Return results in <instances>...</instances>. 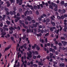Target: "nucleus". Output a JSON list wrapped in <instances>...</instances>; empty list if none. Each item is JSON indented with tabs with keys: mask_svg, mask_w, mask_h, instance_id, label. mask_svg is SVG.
<instances>
[{
	"mask_svg": "<svg viewBox=\"0 0 67 67\" xmlns=\"http://www.w3.org/2000/svg\"><path fill=\"white\" fill-rule=\"evenodd\" d=\"M26 7H28V8H31V9L32 10H34V8H33V7L32 5H30L29 4H28L26 5Z\"/></svg>",
	"mask_w": 67,
	"mask_h": 67,
	"instance_id": "1",
	"label": "nucleus"
},
{
	"mask_svg": "<svg viewBox=\"0 0 67 67\" xmlns=\"http://www.w3.org/2000/svg\"><path fill=\"white\" fill-rule=\"evenodd\" d=\"M32 52L34 54H36V55H38V53L37 51H34L32 50Z\"/></svg>",
	"mask_w": 67,
	"mask_h": 67,
	"instance_id": "2",
	"label": "nucleus"
},
{
	"mask_svg": "<svg viewBox=\"0 0 67 67\" xmlns=\"http://www.w3.org/2000/svg\"><path fill=\"white\" fill-rule=\"evenodd\" d=\"M62 43L63 44V46H65L66 45H67V42L66 41H62Z\"/></svg>",
	"mask_w": 67,
	"mask_h": 67,
	"instance_id": "3",
	"label": "nucleus"
},
{
	"mask_svg": "<svg viewBox=\"0 0 67 67\" xmlns=\"http://www.w3.org/2000/svg\"><path fill=\"white\" fill-rule=\"evenodd\" d=\"M11 47V46H10L6 48L5 49V50L4 51V52H5V51H7L8 49H9Z\"/></svg>",
	"mask_w": 67,
	"mask_h": 67,
	"instance_id": "4",
	"label": "nucleus"
},
{
	"mask_svg": "<svg viewBox=\"0 0 67 67\" xmlns=\"http://www.w3.org/2000/svg\"><path fill=\"white\" fill-rule=\"evenodd\" d=\"M38 27L39 29H41V28H42V29H44V28H45V26H42L41 25H40V26H39Z\"/></svg>",
	"mask_w": 67,
	"mask_h": 67,
	"instance_id": "5",
	"label": "nucleus"
},
{
	"mask_svg": "<svg viewBox=\"0 0 67 67\" xmlns=\"http://www.w3.org/2000/svg\"><path fill=\"white\" fill-rule=\"evenodd\" d=\"M65 65L64 63H62L60 64V67H65Z\"/></svg>",
	"mask_w": 67,
	"mask_h": 67,
	"instance_id": "6",
	"label": "nucleus"
},
{
	"mask_svg": "<svg viewBox=\"0 0 67 67\" xmlns=\"http://www.w3.org/2000/svg\"><path fill=\"white\" fill-rule=\"evenodd\" d=\"M6 3H7V6L8 7H9L10 6V3H9V2H6Z\"/></svg>",
	"mask_w": 67,
	"mask_h": 67,
	"instance_id": "7",
	"label": "nucleus"
},
{
	"mask_svg": "<svg viewBox=\"0 0 67 67\" xmlns=\"http://www.w3.org/2000/svg\"><path fill=\"white\" fill-rule=\"evenodd\" d=\"M31 19H32V18H31V17H30V16H28L27 17V19L29 21H31Z\"/></svg>",
	"mask_w": 67,
	"mask_h": 67,
	"instance_id": "8",
	"label": "nucleus"
},
{
	"mask_svg": "<svg viewBox=\"0 0 67 67\" xmlns=\"http://www.w3.org/2000/svg\"><path fill=\"white\" fill-rule=\"evenodd\" d=\"M6 34H7V33H6L5 32H4L1 33V35L3 36H4L5 35H6Z\"/></svg>",
	"mask_w": 67,
	"mask_h": 67,
	"instance_id": "9",
	"label": "nucleus"
},
{
	"mask_svg": "<svg viewBox=\"0 0 67 67\" xmlns=\"http://www.w3.org/2000/svg\"><path fill=\"white\" fill-rule=\"evenodd\" d=\"M36 49H37L38 51H39L40 49V48L39 47L38 45H37V47H36Z\"/></svg>",
	"mask_w": 67,
	"mask_h": 67,
	"instance_id": "10",
	"label": "nucleus"
},
{
	"mask_svg": "<svg viewBox=\"0 0 67 67\" xmlns=\"http://www.w3.org/2000/svg\"><path fill=\"white\" fill-rule=\"evenodd\" d=\"M3 30H4L5 31H9V29H8V28H6L4 27H3Z\"/></svg>",
	"mask_w": 67,
	"mask_h": 67,
	"instance_id": "11",
	"label": "nucleus"
},
{
	"mask_svg": "<svg viewBox=\"0 0 67 67\" xmlns=\"http://www.w3.org/2000/svg\"><path fill=\"white\" fill-rule=\"evenodd\" d=\"M59 29H58V30H56L55 31V33H57V34H58V33H59Z\"/></svg>",
	"mask_w": 67,
	"mask_h": 67,
	"instance_id": "12",
	"label": "nucleus"
},
{
	"mask_svg": "<svg viewBox=\"0 0 67 67\" xmlns=\"http://www.w3.org/2000/svg\"><path fill=\"white\" fill-rule=\"evenodd\" d=\"M9 30H10V31H13V30H14V28L13 27H11L10 28H9Z\"/></svg>",
	"mask_w": 67,
	"mask_h": 67,
	"instance_id": "13",
	"label": "nucleus"
},
{
	"mask_svg": "<svg viewBox=\"0 0 67 67\" xmlns=\"http://www.w3.org/2000/svg\"><path fill=\"white\" fill-rule=\"evenodd\" d=\"M27 55L28 56V57H29V58H31L32 57V54L29 53L27 54Z\"/></svg>",
	"mask_w": 67,
	"mask_h": 67,
	"instance_id": "14",
	"label": "nucleus"
},
{
	"mask_svg": "<svg viewBox=\"0 0 67 67\" xmlns=\"http://www.w3.org/2000/svg\"><path fill=\"white\" fill-rule=\"evenodd\" d=\"M19 22L20 23H21V24L23 25V26H25V25L24 24V23H22V21L20 20H19Z\"/></svg>",
	"mask_w": 67,
	"mask_h": 67,
	"instance_id": "15",
	"label": "nucleus"
},
{
	"mask_svg": "<svg viewBox=\"0 0 67 67\" xmlns=\"http://www.w3.org/2000/svg\"><path fill=\"white\" fill-rule=\"evenodd\" d=\"M38 65L40 66H43V64L41 63L40 62H39L38 63Z\"/></svg>",
	"mask_w": 67,
	"mask_h": 67,
	"instance_id": "16",
	"label": "nucleus"
},
{
	"mask_svg": "<svg viewBox=\"0 0 67 67\" xmlns=\"http://www.w3.org/2000/svg\"><path fill=\"white\" fill-rule=\"evenodd\" d=\"M36 35H37V37H39V36H42V34L41 33H40L39 34H36Z\"/></svg>",
	"mask_w": 67,
	"mask_h": 67,
	"instance_id": "17",
	"label": "nucleus"
},
{
	"mask_svg": "<svg viewBox=\"0 0 67 67\" xmlns=\"http://www.w3.org/2000/svg\"><path fill=\"white\" fill-rule=\"evenodd\" d=\"M52 21H51V24H52L53 26H55V23L54 22H52Z\"/></svg>",
	"mask_w": 67,
	"mask_h": 67,
	"instance_id": "18",
	"label": "nucleus"
},
{
	"mask_svg": "<svg viewBox=\"0 0 67 67\" xmlns=\"http://www.w3.org/2000/svg\"><path fill=\"white\" fill-rule=\"evenodd\" d=\"M11 22L10 21L8 20L6 21V23L8 25H9L10 23Z\"/></svg>",
	"mask_w": 67,
	"mask_h": 67,
	"instance_id": "19",
	"label": "nucleus"
},
{
	"mask_svg": "<svg viewBox=\"0 0 67 67\" xmlns=\"http://www.w3.org/2000/svg\"><path fill=\"white\" fill-rule=\"evenodd\" d=\"M3 18H2V19L3 20H4L5 19V18H6V16L5 15H3Z\"/></svg>",
	"mask_w": 67,
	"mask_h": 67,
	"instance_id": "20",
	"label": "nucleus"
},
{
	"mask_svg": "<svg viewBox=\"0 0 67 67\" xmlns=\"http://www.w3.org/2000/svg\"><path fill=\"white\" fill-rule=\"evenodd\" d=\"M46 21L47 22H49L51 20H50V19H49L47 18L46 19Z\"/></svg>",
	"mask_w": 67,
	"mask_h": 67,
	"instance_id": "21",
	"label": "nucleus"
},
{
	"mask_svg": "<svg viewBox=\"0 0 67 67\" xmlns=\"http://www.w3.org/2000/svg\"><path fill=\"white\" fill-rule=\"evenodd\" d=\"M10 1L11 3H14V2H15V0H10Z\"/></svg>",
	"mask_w": 67,
	"mask_h": 67,
	"instance_id": "22",
	"label": "nucleus"
},
{
	"mask_svg": "<svg viewBox=\"0 0 67 67\" xmlns=\"http://www.w3.org/2000/svg\"><path fill=\"white\" fill-rule=\"evenodd\" d=\"M53 53H51L50 54V58H52L53 56Z\"/></svg>",
	"mask_w": 67,
	"mask_h": 67,
	"instance_id": "23",
	"label": "nucleus"
},
{
	"mask_svg": "<svg viewBox=\"0 0 67 67\" xmlns=\"http://www.w3.org/2000/svg\"><path fill=\"white\" fill-rule=\"evenodd\" d=\"M26 14H29V13H30V12L28 10H27L25 12Z\"/></svg>",
	"mask_w": 67,
	"mask_h": 67,
	"instance_id": "24",
	"label": "nucleus"
},
{
	"mask_svg": "<svg viewBox=\"0 0 67 67\" xmlns=\"http://www.w3.org/2000/svg\"><path fill=\"white\" fill-rule=\"evenodd\" d=\"M0 32H1V33H2L3 32V29H2V28H0Z\"/></svg>",
	"mask_w": 67,
	"mask_h": 67,
	"instance_id": "25",
	"label": "nucleus"
},
{
	"mask_svg": "<svg viewBox=\"0 0 67 67\" xmlns=\"http://www.w3.org/2000/svg\"><path fill=\"white\" fill-rule=\"evenodd\" d=\"M57 18L58 19V20H60L61 19V17L59 16H57Z\"/></svg>",
	"mask_w": 67,
	"mask_h": 67,
	"instance_id": "26",
	"label": "nucleus"
},
{
	"mask_svg": "<svg viewBox=\"0 0 67 67\" xmlns=\"http://www.w3.org/2000/svg\"><path fill=\"white\" fill-rule=\"evenodd\" d=\"M34 31L35 32H34V34H36V31H37V30L36 29L34 28Z\"/></svg>",
	"mask_w": 67,
	"mask_h": 67,
	"instance_id": "27",
	"label": "nucleus"
},
{
	"mask_svg": "<svg viewBox=\"0 0 67 67\" xmlns=\"http://www.w3.org/2000/svg\"><path fill=\"white\" fill-rule=\"evenodd\" d=\"M49 8L50 9H52V10H53V6L52 5H50L49 6Z\"/></svg>",
	"mask_w": 67,
	"mask_h": 67,
	"instance_id": "28",
	"label": "nucleus"
},
{
	"mask_svg": "<svg viewBox=\"0 0 67 67\" xmlns=\"http://www.w3.org/2000/svg\"><path fill=\"white\" fill-rule=\"evenodd\" d=\"M51 52H52L53 53H55V49H53Z\"/></svg>",
	"mask_w": 67,
	"mask_h": 67,
	"instance_id": "29",
	"label": "nucleus"
},
{
	"mask_svg": "<svg viewBox=\"0 0 67 67\" xmlns=\"http://www.w3.org/2000/svg\"><path fill=\"white\" fill-rule=\"evenodd\" d=\"M13 15H15L16 14V12H15V11H13Z\"/></svg>",
	"mask_w": 67,
	"mask_h": 67,
	"instance_id": "30",
	"label": "nucleus"
},
{
	"mask_svg": "<svg viewBox=\"0 0 67 67\" xmlns=\"http://www.w3.org/2000/svg\"><path fill=\"white\" fill-rule=\"evenodd\" d=\"M10 39L12 41H14V38L13 37H10Z\"/></svg>",
	"mask_w": 67,
	"mask_h": 67,
	"instance_id": "31",
	"label": "nucleus"
},
{
	"mask_svg": "<svg viewBox=\"0 0 67 67\" xmlns=\"http://www.w3.org/2000/svg\"><path fill=\"white\" fill-rule=\"evenodd\" d=\"M54 49L55 50H57V47L56 46H54L53 47Z\"/></svg>",
	"mask_w": 67,
	"mask_h": 67,
	"instance_id": "32",
	"label": "nucleus"
},
{
	"mask_svg": "<svg viewBox=\"0 0 67 67\" xmlns=\"http://www.w3.org/2000/svg\"><path fill=\"white\" fill-rule=\"evenodd\" d=\"M64 18H64V16H61V19H62V20H64Z\"/></svg>",
	"mask_w": 67,
	"mask_h": 67,
	"instance_id": "33",
	"label": "nucleus"
},
{
	"mask_svg": "<svg viewBox=\"0 0 67 67\" xmlns=\"http://www.w3.org/2000/svg\"><path fill=\"white\" fill-rule=\"evenodd\" d=\"M55 55H58L59 52H58V51H56V52H55Z\"/></svg>",
	"mask_w": 67,
	"mask_h": 67,
	"instance_id": "34",
	"label": "nucleus"
},
{
	"mask_svg": "<svg viewBox=\"0 0 67 67\" xmlns=\"http://www.w3.org/2000/svg\"><path fill=\"white\" fill-rule=\"evenodd\" d=\"M24 45H23L22 46H21V47H20L21 49H23V47H24Z\"/></svg>",
	"mask_w": 67,
	"mask_h": 67,
	"instance_id": "35",
	"label": "nucleus"
},
{
	"mask_svg": "<svg viewBox=\"0 0 67 67\" xmlns=\"http://www.w3.org/2000/svg\"><path fill=\"white\" fill-rule=\"evenodd\" d=\"M19 57H21V54H19V55H18V58H19Z\"/></svg>",
	"mask_w": 67,
	"mask_h": 67,
	"instance_id": "36",
	"label": "nucleus"
},
{
	"mask_svg": "<svg viewBox=\"0 0 67 67\" xmlns=\"http://www.w3.org/2000/svg\"><path fill=\"white\" fill-rule=\"evenodd\" d=\"M55 44L56 45H58V42L57 41H55Z\"/></svg>",
	"mask_w": 67,
	"mask_h": 67,
	"instance_id": "37",
	"label": "nucleus"
},
{
	"mask_svg": "<svg viewBox=\"0 0 67 67\" xmlns=\"http://www.w3.org/2000/svg\"><path fill=\"white\" fill-rule=\"evenodd\" d=\"M61 39L63 40H65V38L64 37H61Z\"/></svg>",
	"mask_w": 67,
	"mask_h": 67,
	"instance_id": "38",
	"label": "nucleus"
},
{
	"mask_svg": "<svg viewBox=\"0 0 67 67\" xmlns=\"http://www.w3.org/2000/svg\"><path fill=\"white\" fill-rule=\"evenodd\" d=\"M49 35V32H48L45 35V36H46H46H48Z\"/></svg>",
	"mask_w": 67,
	"mask_h": 67,
	"instance_id": "39",
	"label": "nucleus"
},
{
	"mask_svg": "<svg viewBox=\"0 0 67 67\" xmlns=\"http://www.w3.org/2000/svg\"><path fill=\"white\" fill-rule=\"evenodd\" d=\"M17 28L18 30H21V28H20V26H18Z\"/></svg>",
	"mask_w": 67,
	"mask_h": 67,
	"instance_id": "40",
	"label": "nucleus"
},
{
	"mask_svg": "<svg viewBox=\"0 0 67 67\" xmlns=\"http://www.w3.org/2000/svg\"><path fill=\"white\" fill-rule=\"evenodd\" d=\"M64 37H65V38H66V37H67V35L65 34H64Z\"/></svg>",
	"mask_w": 67,
	"mask_h": 67,
	"instance_id": "41",
	"label": "nucleus"
},
{
	"mask_svg": "<svg viewBox=\"0 0 67 67\" xmlns=\"http://www.w3.org/2000/svg\"><path fill=\"white\" fill-rule=\"evenodd\" d=\"M58 44L59 46H62V44L60 43H58Z\"/></svg>",
	"mask_w": 67,
	"mask_h": 67,
	"instance_id": "42",
	"label": "nucleus"
},
{
	"mask_svg": "<svg viewBox=\"0 0 67 67\" xmlns=\"http://www.w3.org/2000/svg\"><path fill=\"white\" fill-rule=\"evenodd\" d=\"M63 13H65L66 12V10L65 9H63L62 10Z\"/></svg>",
	"mask_w": 67,
	"mask_h": 67,
	"instance_id": "43",
	"label": "nucleus"
},
{
	"mask_svg": "<svg viewBox=\"0 0 67 67\" xmlns=\"http://www.w3.org/2000/svg\"><path fill=\"white\" fill-rule=\"evenodd\" d=\"M19 11L20 13H21V12H22V9L21 8L20 9Z\"/></svg>",
	"mask_w": 67,
	"mask_h": 67,
	"instance_id": "44",
	"label": "nucleus"
},
{
	"mask_svg": "<svg viewBox=\"0 0 67 67\" xmlns=\"http://www.w3.org/2000/svg\"><path fill=\"white\" fill-rule=\"evenodd\" d=\"M2 25H3V23H1L0 24V27H2Z\"/></svg>",
	"mask_w": 67,
	"mask_h": 67,
	"instance_id": "45",
	"label": "nucleus"
},
{
	"mask_svg": "<svg viewBox=\"0 0 67 67\" xmlns=\"http://www.w3.org/2000/svg\"><path fill=\"white\" fill-rule=\"evenodd\" d=\"M38 19L40 21H42V18L41 17L38 18Z\"/></svg>",
	"mask_w": 67,
	"mask_h": 67,
	"instance_id": "46",
	"label": "nucleus"
},
{
	"mask_svg": "<svg viewBox=\"0 0 67 67\" xmlns=\"http://www.w3.org/2000/svg\"><path fill=\"white\" fill-rule=\"evenodd\" d=\"M32 23H35V20H32Z\"/></svg>",
	"mask_w": 67,
	"mask_h": 67,
	"instance_id": "47",
	"label": "nucleus"
},
{
	"mask_svg": "<svg viewBox=\"0 0 67 67\" xmlns=\"http://www.w3.org/2000/svg\"><path fill=\"white\" fill-rule=\"evenodd\" d=\"M17 66L18 67H20V62H18V65Z\"/></svg>",
	"mask_w": 67,
	"mask_h": 67,
	"instance_id": "48",
	"label": "nucleus"
},
{
	"mask_svg": "<svg viewBox=\"0 0 67 67\" xmlns=\"http://www.w3.org/2000/svg\"><path fill=\"white\" fill-rule=\"evenodd\" d=\"M19 3V5H22V2L20 1V2Z\"/></svg>",
	"mask_w": 67,
	"mask_h": 67,
	"instance_id": "49",
	"label": "nucleus"
},
{
	"mask_svg": "<svg viewBox=\"0 0 67 67\" xmlns=\"http://www.w3.org/2000/svg\"><path fill=\"white\" fill-rule=\"evenodd\" d=\"M44 4L46 5V7H48V4L47 3H45Z\"/></svg>",
	"mask_w": 67,
	"mask_h": 67,
	"instance_id": "50",
	"label": "nucleus"
},
{
	"mask_svg": "<svg viewBox=\"0 0 67 67\" xmlns=\"http://www.w3.org/2000/svg\"><path fill=\"white\" fill-rule=\"evenodd\" d=\"M20 2V1L19 0H16V3H17V4H19Z\"/></svg>",
	"mask_w": 67,
	"mask_h": 67,
	"instance_id": "51",
	"label": "nucleus"
},
{
	"mask_svg": "<svg viewBox=\"0 0 67 67\" xmlns=\"http://www.w3.org/2000/svg\"><path fill=\"white\" fill-rule=\"evenodd\" d=\"M54 46V44L53 43H51V47H53Z\"/></svg>",
	"mask_w": 67,
	"mask_h": 67,
	"instance_id": "52",
	"label": "nucleus"
},
{
	"mask_svg": "<svg viewBox=\"0 0 67 67\" xmlns=\"http://www.w3.org/2000/svg\"><path fill=\"white\" fill-rule=\"evenodd\" d=\"M42 15H43V17H46V15L45 14H42Z\"/></svg>",
	"mask_w": 67,
	"mask_h": 67,
	"instance_id": "53",
	"label": "nucleus"
},
{
	"mask_svg": "<svg viewBox=\"0 0 67 67\" xmlns=\"http://www.w3.org/2000/svg\"><path fill=\"white\" fill-rule=\"evenodd\" d=\"M33 25L35 27H37V25L35 24H33Z\"/></svg>",
	"mask_w": 67,
	"mask_h": 67,
	"instance_id": "54",
	"label": "nucleus"
},
{
	"mask_svg": "<svg viewBox=\"0 0 67 67\" xmlns=\"http://www.w3.org/2000/svg\"><path fill=\"white\" fill-rule=\"evenodd\" d=\"M63 31L65 32H67V29H65L64 28Z\"/></svg>",
	"mask_w": 67,
	"mask_h": 67,
	"instance_id": "55",
	"label": "nucleus"
},
{
	"mask_svg": "<svg viewBox=\"0 0 67 67\" xmlns=\"http://www.w3.org/2000/svg\"><path fill=\"white\" fill-rule=\"evenodd\" d=\"M51 19L52 20H53V21H54L55 20V19L53 17H51Z\"/></svg>",
	"mask_w": 67,
	"mask_h": 67,
	"instance_id": "56",
	"label": "nucleus"
},
{
	"mask_svg": "<svg viewBox=\"0 0 67 67\" xmlns=\"http://www.w3.org/2000/svg\"><path fill=\"white\" fill-rule=\"evenodd\" d=\"M58 7V6H57V5H56V4L55 6L54 7H55V8L56 9H57V8Z\"/></svg>",
	"mask_w": 67,
	"mask_h": 67,
	"instance_id": "57",
	"label": "nucleus"
},
{
	"mask_svg": "<svg viewBox=\"0 0 67 67\" xmlns=\"http://www.w3.org/2000/svg\"><path fill=\"white\" fill-rule=\"evenodd\" d=\"M10 14L11 15H13V12H12L10 11Z\"/></svg>",
	"mask_w": 67,
	"mask_h": 67,
	"instance_id": "58",
	"label": "nucleus"
},
{
	"mask_svg": "<svg viewBox=\"0 0 67 67\" xmlns=\"http://www.w3.org/2000/svg\"><path fill=\"white\" fill-rule=\"evenodd\" d=\"M52 50L53 49H52V48H50L49 49V50L50 52H52Z\"/></svg>",
	"mask_w": 67,
	"mask_h": 67,
	"instance_id": "59",
	"label": "nucleus"
},
{
	"mask_svg": "<svg viewBox=\"0 0 67 67\" xmlns=\"http://www.w3.org/2000/svg\"><path fill=\"white\" fill-rule=\"evenodd\" d=\"M42 21L43 22H46V20L45 19H44L42 20Z\"/></svg>",
	"mask_w": 67,
	"mask_h": 67,
	"instance_id": "60",
	"label": "nucleus"
},
{
	"mask_svg": "<svg viewBox=\"0 0 67 67\" xmlns=\"http://www.w3.org/2000/svg\"><path fill=\"white\" fill-rule=\"evenodd\" d=\"M34 9H37V6L36 5H35L34 6Z\"/></svg>",
	"mask_w": 67,
	"mask_h": 67,
	"instance_id": "61",
	"label": "nucleus"
},
{
	"mask_svg": "<svg viewBox=\"0 0 67 67\" xmlns=\"http://www.w3.org/2000/svg\"><path fill=\"white\" fill-rule=\"evenodd\" d=\"M13 10L14 11H16V7H14L13 8Z\"/></svg>",
	"mask_w": 67,
	"mask_h": 67,
	"instance_id": "62",
	"label": "nucleus"
},
{
	"mask_svg": "<svg viewBox=\"0 0 67 67\" xmlns=\"http://www.w3.org/2000/svg\"><path fill=\"white\" fill-rule=\"evenodd\" d=\"M17 16H20V14H19V13H18L17 14Z\"/></svg>",
	"mask_w": 67,
	"mask_h": 67,
	"instance_id": "63",
	"label": "nucleus"
},
{
	"mask_svg": "<svg viewBox=\"0 0 67 67\" xmlns=\"http://www.w3.org/2000/svg\"><path fill=\"white\" fill-rule=\"evenodd\" d=\"M61 4H64V1H62Z\"/></svg>",
	"mask_w": 67,
	"mask_h": 67,
	"instance_id": "64",
	"label": "nucleus"
}]
</instances>
